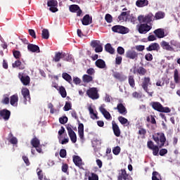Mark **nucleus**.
<instances>
[{
	"label": "nucleus",
	"instance_id": "obj_46",
	"mask_svg": "<svg viewBox=\"0 0 180 180\" xmlns=\"http://www.w3.org/2000/svg\"><path fill=\"white\" fill-rule=\"evenodd\" d=\"M9 136L10 137H12L10 140H9V142L11 143V144H18V139L15 136H13V134L12 133H10L9 134Z\"/></svg>",
	"mask_w": 180,
	"mask_h": 180
},
{
	"label": "nucleus",
	"instance_id": "obj_43",
	"mask_svg": "<svg viewBox=\"0 0 180 180\" xmlns=\"http://www.w3.org/2000/svg\"><path fill=\"white\" fill-rule=\"evenodd\" d=\"M138 134H139L140 136H142V139H145L146 134H147V130H146V129L144 128H139Z\"/></svg>",
	"mask_w": 180,
	"mask_h": 180
},
{
	"label": "nucleus",
	"instance_id": "obj_58",
	"mask_svg": "<svg viewBox=\"0 0 180 180\" xmlns=\"http://www.w3.org/2000/svg\"><path fill=\"white\" fill-rule=\"evenodd\" d=\"M167 153H168V150L165 148L160 149L159 151V155L161 157H164V155H165V154H167Z\"/></svg>",
	"mask_w": 180,
	"mask_h": 180
},
{
	"label": "nucleus",
	"instance_id": "obj_52",
	"mask_svg": "<svg viewBox=\"0 0 180 180\" xmlns=\"http://www.w3.org/2000/svg\"><path fill=\"white\" fill-rule=\"evenodd\" d=\"M13 57L16 58V60H19V58L22 57V54H20V51H13Z\"/></svg>",
	"mask_w": 180,
	"mask_h": 180
},
{
	"label": "nucleus",
	"instance_id": "obj_14",
	"mask_svg": "<svg viewBox=\"0 0 180 180\" xmlns=\"http://www.w3.org/2000/svg\"><path fill=\"white\" fill-rule=\"evenodd\" d=\"M129 180V174L126 169H122L120 172L118 174L117 180Z\"/></svg>",
	"mask_w": 180,
	"mask_h": 180
},
{
	"label": "nucleus",
	"instance_id": "obj_6",
	"mask_svg": "<svg viewBox=\"0 0 180 180\" xmlns=\"http://www.w3.org/2000/svg\"><path fill=\"white\" fill-rule=\"evenodd\" d=\"M86 95L91 99H99V94H98V89L96 87L90 88L86 91Z\"/></svg>",
	"mask_w": 180,
	"mask_h": 180
},
{
	"label": "nucleus",
	"instance_id": "obj_50",
	"mask_svg": "<svg viewBox=\"0 0 180 180\" xmlns=\"http://www.w3.org/2000/svg\"><path fill=\"white\" fill-rule=\"evenodd\" d=\"M105 19L107 23H112V22H113V17H112V15L109 13L105 15Z\"/></svg>",
	"mask_w": 180,
	"mask_h": 180
},
{
	"label": "nucleus",
	"instance_id": "obj_20",
	"mask_svg": "<svg viewBox=\"0 0 180 180\" xmlns=\"http://www.w3.org/2000/svg\"><path fill=\"white\" fill-rule=\"evenodd\" d=\"M82 23L84 26L91 25V23H92V17L89 16V14L85 15L82 20Z\"/></svg>",
	"mask_w": 180,
	"mask_h": 180
},
{
	"label": "nucleus",
	"instance_id": "obj_24",
	"mask_svg": "<svg viewBox=\"0 0 180 180\" xmlns=\"http://www.w3.org/2000/svg\"><path fill=\"white\" fill-rule=\"evenodd\" d=\"M95 65L97 67V68H100L101 70H103V68H106V63L103 59H97L95 62Z\"/></svg>",
	"mask_w": 180,
	"mask_h": 180
},
{
	"label": "nucleus",
	"instance_id": "obj_4",
	"mask_svg": "<svg viewBox=\"0 0 180 180\" xmlns=\"http://www.w3.org/2000/svg\"><path fill=\"white\" fill-rule=\"evenodd\" d=\"M136 29L140 34H146L153 29V27L148 25V24L141 22V24L136 25Z\"/></svg>",
	"mask_w": 180,
	"mask_h": 180
},
{
	"label": "nucleus",
	"instance_id": "obj_22",
	"mask_svg": "<svg viewBox=\"0 0 180 180\" xmlns=\"http://www.w3.org/2000/svg\"><path fill=\"white\" fill-rule=\"evenodd\" d=\"M160 50V44L158 43H152L146 48L147 51H158Z\"/></svg>",
	"mask_w": 180,
	"mask_h": 180
},
{
	"label": "nucleus",
	"instance_id": "obj_63",
	"mask_svg": "<svg viewBox=\"0 0 180 180\" xmlns=\"http://www.w3.org/2000/svg\"><path fill=\"white\" fill-rule=\"evenodd\" d=\"M135 49L137 51H143V50L146 49V46L143 45H137L135 46Z\"/></svg>",
	"mask_w": 180,
	"mask_h": 180
},
{
	"label": "nucleus",
	"instance_id": "obj_40",
	"mask_svg": "<svg viewBox=\"0 0 180 180\" xmlns=\"http://www.w3.org/2000/svg\"><path fill=\"white\" fill-rule=\"evenodd\" d=\"M3 105H9V94H4L1 101Z\"/></svg>",
	"mask_w": 180,
	"mask_h": 180
},
{
	"label": "nucleus",
	"instance_id": "obj_34",
	"mask_svg": "<svg viewBox=\"0 0 180 180\" xmlns=\"http://www.w3.org/2000/svg\"><path fill=\"white\" fill-rule=\"evenodd\" d=\"M31 146H32L33 148L34 147H37V146H40V140L37 139V137L34 136L30 141Z\"/></svg>",
	"mask_w": 180,
	"mask_h": 180
},
{
	"label": "nucleus",
	"instance_id": "obj_61",
	"mask_svg": "<svg viewBox=\"0 0 180 180\" xmlns=\"http://www.w3.org/2000/svg\"><path fill=\"white\" fill-rule=\"evenodd\" d=\"M62 171L63 172H65V174H68V164H63L62 165Z\"/></svg>",
	"mask_w": 180,
	"mask_h": 180
},
{
	"label": "nucleus",
	"instance_id": "obj_56",
	"mask_svg": "<svg viewBox=\"0 0 180 180\" xmlns=\"http://www.w3.org/2000/svg\"><path fill=\"white\" fill-rule=\"evenodd\" d=\"M156 145H154V142L153 141H148L147 142V147L149 148V150H151V148H154Z\"/></svg>",
	"mask_w": 180,
	"mask_h": 180
},
{
	"label": "nucleus",
	"instance_id": "obj_48",
	"mask_svg": "<svg viewBox=\"0 0 180 180\" xmlns=\"http://www.w3.org/2000/svg\"><path fill=\"white\" fill-rule=\"evenodd\" d=\"M161 175L158 172H153L152 174V180H160Z\"/></svg>",
	"mask_w": 180,
	"mask_h": 180
},
{
	"label": "nucleus",
	"instance_id": "obj_1",
	"mask_svg": "<svg viewBox=\"0 0 180 180\" xmlns=\"http://www.w3.org/2000/svg\"><path fill=\"white\" fill-rule=\"evenodd\" d=\"M153 139L158 145H155V146L150 150H152L153 155L157 156L158 155V153H160V148H162L164 146H165L167 138H165L164 133L158 132L153 135Z\"/></svg>",
	"mask_w": 180,
	"mask_h": 180
},
{
	"label": "nucleus",
	"instance_id": "obj_25",
	"mask_svg": "<svg viewBox=\"0 0 180 180\" xmlns=\"http://www.w3.org/2000/svg\"><path fill=\"white\" fill-rule=\"evenodd\" d=\"M61 58H65V53L56 52L55 56L53 58V61L55 63H58Z\"/></svg>",
	"mask_w": 180,
	"mask_h": 180
},
{
	"label": "nucleus",
	"instance_id": "obj_42",
	"mask_svg": "<svg viewBox=\"0 0 180 180\" xmlns=\"http://www.w3.org/2000/svg\"><path fill=\"white\" fill-rule=\"evenodd\" d=\"M127 11H123L121 13V14L118 16L119 20H124L125 19H127Z\"/></svg>",
	"mask_w": 180,
	"mask_h": 180
},
{
	"label": "nucleus",
	"instance_id": "obj_39",
	"mask_svg": "<svg viewBox=\"0 0 180 180\" xmlns=\"http://www.w3.org/2000/svg\"><path fill=\"white\" fill-rule=\"evenodd\" d=\"M41 36L42 39H44L45 40L49 39V37H50V33L49 32V30L44 29L42 30Z\"/></svg>",
	"mask_w": 180,
	"mask_h": 180
},
{
	"label": "nucleus",
	"instance_id": "obj_36",
	"mask_svg": "<svg viewBox=\"0 0 180 180\" xmlns=\"http://www.w3.org/2000/svg\"><path fill=\"white\" fill-rule=\"evenodd\" d=\"M59 94L62 96V98H67V91L65 90V87L61 86L58 89Z\"/></svg>",
	"mask_w": 180,
	"mask_h": 180
},
{
	"label": "nucleus",
	"instance_id": "obj_47",
	"mask_svg": "<svg viewBox=\"0 0 180 180\" xmlns=\"http://www.w3.org/2000/svg\"><path fill=\"white\" fill-rule=\"evenodd\" d=\"M71 108H72V105H71V102L66 101L65 105L63 107L65 112H68V110H71Z\"/></svg>",
	"mask_w": 180,
	"mask_h": 180
},
{
	"label": "nucleus",
	"instance_id": "obj_17",
	"mask_svg": "<svg viewBox=\"0 0 180 180\" xmlns=\"http://www.w3.org/2000/svg\"><path fill=\"white\" fill-rule=\"evenodd\" d=\"M72 158H73V162L76 165V167L81 168L84 165V163H82V159L81 158V157L78 155H73Z\"/></svg>",
	"mask_w": 180,
	"mask_h": 180
},
{
	"label": "nucleus",
	"instance_id": "obj_64",
	"mask_svg": "<svg viewBox=\"0 0 180 180\" xmlns=\"http://www.w3.org/2000/svg\"><path fill=\"white\" fill-rule=\"evenodd\" d=\"M95 51L96 53H102V51H103V47L102 46V44L95 48Z\"/></svg>",
	"mask_w": 180,
	"mask_h": 180
},
{
	"label": "nucleus",
	"instance_id": "obj_54",
	"mask_svg": "<svg viewBox=\"0 0 180 180\" xmlns=\"http://www.w3.org/2000/svg\"><path fill=\"white\" fill-rule=\"evenodd\" d=\"M112 153L115 155H119L120 154V148L119 146H116L112 149Z\"/></svg>",
	"mask_w": 180,
	"mask_h": 180
},
{
	"label": "nucleus",
	"instance_id": "obj_37",
	"mask_svg": "<svg viewBox=\"0 0 180 180\" xmlns=\"http://www.w3.org/2000/svg\"><path fill=\"white\" fill-rule=\"evenodd\" d=\"M128 82H129V84L130 85L131 88H134V86H136V82L134 80V76L129 75L128 77Z\"/></svg>",
	"mask_w": 180,
	"mask_h": 180
},
{
	"label": "nucleus",
	"instance_id": "obj_28",
	"mask_svg": "<svg viewBox=\"0 0 180 180\" xmlns=\"http://www.w3.org/2000/svg\"><path fill=\"white\" fill-rule=\"evenodd\" d=\"M148 5V0H137L136 1V6L138 8H144Z\"/></svg>",
	"mask_w": 180,
	"mask_h": 180
},
{
	"label": "nucleus",
	"instance_id": "obj_30",
	"mask_svg": "<svg viewBox=\"0 0 180 180\" xmlns=\"http://www.w3.org/2000/svg\"><path fill=\"white\" fill-rule=\"evenodd\" d=\"M136 72L141 77H144V75H147V69L144 68V67L140 66L137 70Z\"/></svg>",
	"mask_w": 180,
	"mask_h": 180
},
{
	"label": "nucleus",
	"instance_id": "obj_7",
	"mask_svg": "<svg viewBox=\"0 0 180 180\" xmlns=\"http://www.w3.org/2000/svg\"><path fill=\"white\" fill-rule=\"evenodd\" d=\"M66 129L68 130V136L72 141V143H77V134L72 130V125H66Z\"/></svg>",
	"mask_w": 180,
	"mask_h": 180
},
{
	"label": "nucleus",
	"instance_id": "obj_45",
	"mask_svg": "<svg viewBox=\"0 0 180 180\" xmlns=\"http://www.w3.org/2000/svg\"><path fill=\"white\" fill-rule=\"evenodd\" d=\"M174 82L176 84H179V72H178V70L177 69H176L174 70Z\"/></svg>",
	"mask_w": 180,
	"mask_h": 180
},
{
	"label": "nucleus",
	"instance_id": "obj_53",
	"mask_svg": "<svg viewBox=\"0 0 180 180\" xmlns=\"http://www.w3.org/2000/svg\"><path fill=\"white\" fill-rule=\"evenodd\" d=\"M59 154L61 158H65L67 157V150L65 149H61Z\"/></svg>",
	"mask_w": 180,
	"mask_h": 180
},
{
	"label": "nucleus",
	"instance_id": "obj_29",
	"mask_svg": "<svg viewBox=\"0 0 180 180\" xmlns=\"http://www.w3.org/2000/svg\"><path fill=\"white\" fill-rule=\"evenodd\" d=\"M13 68H19L20 70H25V65H22V62L20 60H17L12 64Z\"/></svg>",
	"mask_w": 180,
	"mask_h": 180
},
{
	"label": "nucleus",
	"instance_id": "obj_49",
	"mask_svg": "<svg viewBox=\"0 0 180 180\" xmlns=\"http://www.w3.org/2000/svg\"><path fill=\"white\" fill-rule=\"evenodd\" d=\"M118 120L120 122V123H121V124H127V123H129V120L122 116L118 117Z\"/></svg>",
	"mask_w": 180,
	"mask_h": 180
},
{
	"label": "nucleus",
	"instance_id": "obj_12",
	"mask_svg": "<svg viewBox=\"0 0 180 180\" xmlns=\"http://www.w3.org/2000/svg\"><path fill=\"white\" fill-rule=\"evenodd\" d=\"M115 110H117V112L120 114V115H123L124 116L125 115H127V109L126 108V107L124 106V105H123V103H120L117 105V107L114 108Z\"/></svg>",
	"mask_w": 180,
	"mask_h": 180
},
{
	"label": "nucleus",
	"instance_id": "obj_57",
	"mask_svg": "<svg viewBox=\"0 0 180 180\" xmlns=\"http://www.w3.org/2000/svg\"><path fill=\"white\" fill-rule=\"evenodd\" d=\"M122 60L123 58H122V56H117L115 58V64H117V65H120L122 64Z\"/></svg>",
	"mask_w": 180,
	"mask_h": 180
},
{
	"label": "nucleus",
	"instance_id": "obj_13",
	"mask_svg": "<svg viewBox=\"0 0 180 180\" xmlns=\"http://www.w3.org/2000/svg\"><path fill=\"white\" fill-rule=\"evenodd\" d=\"M112 77H115V79H118L120 82H123V81H126V79H127V77L119 72L113 71Z\"/></svg>",
	"mask_w": 180,
	"mask_h": 180
},
{
	"label": "nucleus",
	"instance_id": "obj_21",
	"mask_svg": "<svg viewBox=\"0 0 180 180\" xmlns=\"http://www.w3.org/2000/svg\"><path fill=\"white\" fill-rule=\"evenodd\" d=\"M18 77L20 78L22 84L23 85H29L30 84V77L29 76H23L20 73L18 74Z\"/></svg>",
	"mask_w": 180,
	"mask_h": 180
},
{
	"label": "nucleus",
	"instance_id": "obj_16",
	"mask_svg": "<svg viewBox=\"0 0 180 180\" xmlns=\"http://www.w3.org/2000/svg\"><path fill=\"white\" fill-rule=\"evenodd\" d=\"M158 39H164L165 37V31L162 28H158L153 32Z\"/></svg>",
	"mask_w": 180,
	"mask_h": 180
},
{
	"label": "nucleus",
	"instance_id": "obj_8",
	"mask_svg": "<svg viewBox=\"0 0 180 180\" xmlns=\"http://www.w3.org/2000/svg\"><path fill=\"white\" fill-rule=\"evenodd\" d=\"M139 54L140 53L134 50H128L126 52L125 56L126 58H128L129 60H134L135 61H137L139 60Z\"/></svg>",
	"mask_w": 180,
	"mask_h": 180
},
{
	"label": "nucleus",
	"instance_id": "obj_19",
	"mask_svg": "<svg viewBox=\"0 0 180 180\" xmlns=\"http://www.w3.org/2000/svg\"><path fill=\"white\" fill-rule=\"evenodd\" d=\"M99 110L107 120H110V119H112V115H110V113L106 110L103 106H101Z\"/></svg>",
	"mask_w": 180,
	"mask_h": 180
},
{
	"label": "nucleus",
	"instance_id": "obj_9",
	"mask_svg": "<svg viewBox=\"0 0 180 180\" xmlns=\"http://www.w3.org/2000/svg\"><path fill=\"white\" fill-rule=\"evenodd\" d=\"M21 94L24 98V103L27 105V102H30V91L27 88H23L21 90Z\"/></svg>",
	"mask_w": 180,
	"mask_h": 180
},
{
	"label": "nucleus",
	"instance_id": "obj_31",
	"mask_svg": "<svg viewBox=\"0 0 180 180\" xmlns=\"http://www.w3.org/2000/svg\"><path fill=\"white\" fill-rule=\"evenodd\" d=\"M105 51L107 53H109V54H115V49L110 44H107L105 45Z\"/></svg>",
	"mask_w": 180,
	"mask_h": 180
},
{
	"label": "nucleus",
	"instance_id": "obj_55",
	"mask_svg": "<svg viewBox=\"0 0 180 180\" xmlns=\"http://www.w3.org/2000/svg\"><path fill=\"white\" fill-rule=\"evenodd\" d=\"M89 180H99V176L95 173H91V176H89Z\"/></svg>",
	"mask_w": 180,
	"mask_h": 180
},
{
	"label": "nucleus",
	"instance_id": "obj_3",
	"mask_svg": "<svg viewBox=\"0 0 180 180\" xmlns=\"http://www.w3.org/2000/svg\"><path fill=\"white\" fill-rule=\"evenodd\" d=\"M139 23H144L145 25H150L151 22H154L155 18L154 14L149 13L146 15H141L138 17Z\"/></svg>",
	"mask_w": 180,
	"mask_h": 180
},
{
	"label": "nucleus",
	"instance_id": "obj_27",
	"mask_svg": "<svg viewBox=\"0 0 180 180\" xmlns=\"http://www.w3.org/2000/svg\"><path fill=\"white\" fill-rule=\"evenodd\" d=\"M160 46H161L162 49H163V50H167V51H172V50H174V48H172V46H171V45H169V43H168L165 41H162L160 43Z\"/></svg>",
	"mask_w": 180,
	"mask_h": 180
},
{
	"label": "nucleus",
	"instance_id": "obj_51",
	"mask_svg": "<svg viewBox=\"0 0 180 180\" xmlns=\"http://www.w3.org/2000/svg\"><path fill=\"white\" fill-rule=\"evenodd\" d=\"M68 122V117L67 116H63L59 118V122L60 124H65Z\"/></svg>",
	"mask_w": 180,
	"mask_h": 180
},
{
	"label": "nucleus",
	"instance_id": "obj_38",
	"mask_svg": "<svg viewBox=\"0 0 180 180\" xmlns=\"http://www.w3.org/2000/svg\"><path fill=\"white\" fill-rule=\"evenodd\" d=\"M93 80H94V78L91 75H83V82H86L88 84L89 82H92Z\"/></svg>",
	"mask_w": 180,
	"mask_h": 180
},
{
	"label": "nucleus",
	"instance_id": "obj_15",
	"mask_svg": "<svg viewBox=\"0 0 180 180\" xmlns=\"http://www.w3.org/2000/svg\"><path fill=\"white\" fill-rule=\"evenodd\" d=\"M112 131L116 137H120V128H119V125L116 124V122L112 121Z\"/></svg>",
	"mask_w": 180,
	"mask_h": 180
},
{
	"label": "nucleus",
	"instance_id": "obj_59",
	"mask_svg": "<svg viewBox=\"0 0 180 180\" xmlns=\"http://www.w3.org/2000/svg\"><path fill=\"white\" fill-rule=\"evenodd\" d=\"M117 51L120 56H123V54H124V49L122 46H118L117 49Z\"/></svg>",
	"mask_w": 180,
	"mask_h": 180
},
{
	"label": "nucleus",
	"instance_id": "obj_32",
	"mask_svg": "<svg viewBox=\"0 0 180 180\" xmlns=\"http://www.w3.org/2000/svg\"><path fill=\"white\" fill-rule=\"evenodd\" d=\"M88 109L91 119H93L94 120H95V119H99V117H98V114L95 113V111L91 106H89Z\"/></svg>",
	"mask_w": 180,
	"mask_h": 180
},
{
	"label": "nucleus",
	"instance_id": "obj_26",
	"mask_svg": "<svg viewBox=\"0 0 180 180\" xmlns=\"http://www.w3.org/2000/svg\"><path fill=\"white\" fill-rule=\"evenodd\" d=\"M18 101L19 96H18V94H14L10 97V103L11 106H18Z\"/></svg>",
	"mask_w": 180,
	"mask_h": 180
},
{
	"label": "nucleus",
	"instance_id": "obj_11",
	"mask_svg": "<svg viewBox=\"0 0 180 180\" xmlns=\"http://www.w3.org/2000/svg\"><path fill=\"white\" fill-rule=\"evenodd\" d=\"M69 9L72 13H77V16H81L82 14V10L79 8V6L77 4L70 5Z\"/></svg>",
	"mask_w": 180,
	"mask_h": 180
},
{
	"label": "nucleus",
	"instance_id": "obj_10",
	"mask_svg": "<svg viewBox=\"0 0 180 180\" xmlns=\"http://www.w3.org/2000/svg\"><path fill=\"white\" fill-rule=\"evenodd\" d=\"M148 85H151V79L150 77H145L142 79L141 86L145 92H148Z\"/></svg>",
	"mask_w": 180,
	"mask_h": 180
},
{
	"label": "nucleus",
	"instance_id": "obj_5",
	"mask_svg": "<svg viewBox=\"0 0 180 180\" xmlns=\"http://www.w3.org/2000/svg\"><path fill=\"white\" fill-rule=\"evenodd\" d=\"M111 29L114 33H120V34H126L129 32V28L123 25H115Z\"/></svg>",
	"mask_w": 180,
	"mask_h": 180
},
{
	"label": "nucleus",
	"instance_id": "obj_2",
	"mask_svg": "<svg viewBox=\"0 0 180 180\" xmlns=\"http://www.w3.org/2000/svg\"><path fill=\"white\" fill-rule=\"evenodd\" d=\"M150 106H152L154 110H157V112H160L162 113H170L171 109L168 107L162 106L160 102L153 101L150 103Z\"/></svg>",
	"mask_w": 180,
	"mask_h": 180
},
{
	"label": "nucleus",
	"instance_id": "obj_41",
	"mask_svg": "<svg viewBox=\"0 0 180 180\" xmlns=\"http://www.w3.org/2000/svg\"><path fill=\"white\" fill-rule=\"evenodd\" d=\"M47 5L48 6H49V8L58 6V2L57 1V0H49L47 1Z\"/></svg>",
	"mask_w": 180,
	"mask_h": 180
},
{
	"label": "nucleus",
	"instance_id": "obj_33",
	"mask_svg": "<svg viewBox=\"0 0 180 180\" xmlns=\"http://www.w3.org/2000/svg\"><path fill=\"white\" fill-rule=\"evenodd\" d=\"M62 78H63V79H65V81H67V82H68L69 84H71V82H72V77H71V75H70V74L67 72H63L62 74Z\"/></svg>",
	"mask_w": 180,
	"mask_h": 180
},
{
	"label": "nucleus",
	"instance_id": "obj_35",
	"mask_svg": "<svg viewBox=\"0 0 180 180\" xmlns=\"http://www.w3.org/2000/svg\"><path fill=\"white\" fill-rule=\"evenodd\" d=\"M155 20H160V19H164L165 18V13L162 11H158L154 16Z\"/></svg>",
	"mask_w": 180,
	"mask_h": 180
},
{
	"label": "nucleus",
	"instance_id": "obj_18",
	"mask_svg": "<svg viewBox=\"0 0 180 180\" xmlns=\"http://www.w3.org/2000/svg\"><path fill=\"white\" fill-rule=\"evenodd\" d=\"M0 116L4 119V120H9L11 117V111L6 109L0 110Z\"/></svg>",
	"mask_w": 180,
	"mask_h": 180
},
{
	"label": "nucleus",
	"instance_id": "obj_62",
	"mask_svg": "<svg viewBox=\"0 0 180 180\" xmlns=\"http://www.w3.org/2000/svg\"><path fill=\"white\" fill-rule=\"evenodd\" d=\"M145 59L146 60V61H153V54L146 53L145 55Z\"/></svg>",
	"mask_w": 180,
	"mask_h": 180
},
{
	"label": "nucleus",
	"instance_id": "obj_44",
	"mask_svg": "<svg viewBox=\"0 0 180 180\" xmlns=\"http://www.w3.org/2000/svg\"><path fill=\"white\" fill-rule=\"evenodd\" d=\"M101 44H101V41L99 40H93L91 42V46L93 49H96V47L101 46Z\"/></svg>",
	"mask_w": 180,
	"mask_h": 180
},
{
	"label": "nucleus",
	"instance_id": "obj_23",
	"mask_svg": "<svg viewBox=\"0 0 180 180\" xmlns=\"http://www.w3.org/2000/svg\"><path fill=\"white\" fill-rule=\"evenodd\" d=\"M27 49L32 53H40V48L39 47V46L34 45L33 44H29L27 45Z\"/></svg>",
	"mask_w": 180,
	"mask_h": 180
},
{
	"label": "nucleus",
	"instance_id": "obj_60",
	"mask_svg": "<svg viewBox=\"0 0 180 180\" xmlns=\"http://www.w3.org/2000/svg\"><path fill=\"white\" fill-rule=\"evenodd\" d=\"M64 61H72V56L65 53V58H63Z\"/></svg>",
	"mask_w": 180,
	"mask_h": 180
}]
</instances>
